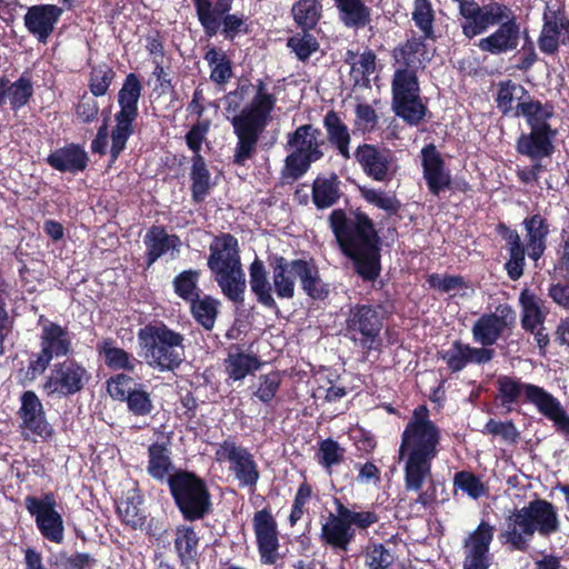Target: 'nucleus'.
<instances>
[{
  "mask_svg": "<svg viewBox=\"0 0 569 569\" xmlns=\"http://www.w3.org/2000/svg\"><path fill=\"white\" fill-rule=\"evenodd\" d=\"M200 538L192 526L179 525L174 529L173 546L180 565L189 569L198 560Z\"/></svg>",
  "mask_w": 569,
  "mask_h": 569,
  "instance_id": "38",
  "label": "nucleus"
},
{
  "mask_svg": "<svg viewBox=\"0 0 569 569\" xmlns=\"http://www.w3.org/2000/svg\"><path fill=\"white\" fill-rule=\"evenodd\" d=\"M383 320L379 306L356 303L349 308L343 336L360 348L363 355L369 356L371 351L381 350Z\"/></svg>",
  "mask_w": 569,
  "mask_h": 569,
  "instance_id": "11",
  "label": "nucleus"
},
{
  "mask_svg": "<svg viewBox=\"0 0 569 569\" xmlns=\"http://www.w3.org/2000/svg\"><path fill=\"white\" fill-rule=\"evenodd\" d=\"M427 283L430 288L436 289L443 293H449L455 290L468 288V284L462 276L459 274H445L431 273L427 276Z\"/></svg>",
  "mask_w": 569,
  "mask_h": 569,
  "instance_id": "58",
  "label": "nucleus"
},
{
  "mask_svg": "<svg viewBox=\"0 0 569 569\" xmlns=\"http://www.w3.org/2000/svg\"><path fill=\"white\" fill-rule=\"evenodd\" d=\"M298 268V280L302 291L312 300H326L330 295V286L322 280L315 260L300 258Z\"/></svg>",
  "mask_w": 569,
  "mask_h": 569,
  "instance_id": "34",
  "label": "nucleus"
},
{
  "mask_svg": "<svg viewBox=\"0 0 569 569\" xmlns=\"http://www.w3.org/2000/svg\"><path fill=\"white\" fill-rule=\"evenodd\" d=\"M340 252L352 262L353 271L365 281L373 282L381 273V237L373 220L360 209L348 216L335 209L328 218Z\"/></svg>",
  "mask_w": 569,
  "mask_h": 569,
  "instance_id": "2",
  "label": "nucleus"
},
{
  "mask_svg": "<svg viewBox=\"0 0 569 569\" xmlns=\"http://www.w3.org/2000/svg\"><path fill=\"white\" fill-rule=\"evenodd\" d=\"M353 156L365 174L375 181H390L396 173V158L389 148L362 143L358 146Z\"/></svg>",
  "mask_w": 569,
  "mask_h": 569,
  "instance_id": "20",
  "label": "nucleus"
},
{
  "mask_svg": "<svg viewBox=\"0 0 569 569\" xmlns=\"http://www.w3.org/2000/svg\"><path fill=\"white\" fill-rule=\"evenodd\" d=\"M441 430L430 419L426 405L417 406L401 433L399 460L403 462L405 489L418 493L416 503L425 508L437 502V487L432 462L439 455Z\"/></svg>",
  "mask_w": 569,
  "mask_h": 569,
  "instance_id": "1",
  "label": "nucleus"
},
{
  "mask_svg": "<svg viewBox=\"0 0 569 569\" xmlns=\"http://www.w3.org/2000/svg\"><path fill=\"white\" fill-rule=\"evenodd\" d=\"M345 448L332 438H327L319 443L317 453L318 462L328 471L333 466L340 465L345 459Z\"/></svg>",
  "mask_w": 569,
  "mask_h": 569,
  "instance_id": "53",
  "label": "nucleus"
},
{
  "mask_svg": "<svg viewBox=\"0 0 569 569\" xmlns=\"http://www.w3.org/2000/svg\"><path fill=\"white\" fill-rule=\"evenodd\" d=\"M281 385V378L278 371H271L259 377V386L253 392L264 405H269L277 396Z\"/></svg>",
  "mask_w": 569,
  "mask_h": 569,
  "instance_id": "57",
  "label": "nucleus"
},
{
  "mask_svg": "<svg viewBox=\"0 0 569 569\" xmlns=\"http://www.w3.org/2000/svg\"><path fill=\"white\" fill-rule=\"evenodd\" d=\"M250 88H251V83H249V82L240 83L233 91H230L226 96L224 110L227 113V119L229 121H230L231 117H236L244 108V107H242V104L246 100V97L248 96V93L250 91Z\"/></svg>",
  "mask_w": 569,
  "mask_h": 569,
  "instance_id": "61",
  "label": "nucleus"
},
{
  "mask_svg": "<svg viewBox=\"0 0 569 569\" xmlns=\"http://www.w3.org/2000/svg\"><path fill=\"white\" fill-rule=\"evenodd\" d=\"M209 251L207 266L212 274L241 262L238 239L231 233L216 236L209 246Z\"/></svg>",
  "mask_w": 569,
  "mask_h": 569,
  "instance_id": "28",
  "label": "nucleus"
},
{
  "mask_svg": "<svg viewBox=\"0 0 569 569\" xmlns=\"http://www.w3.org/2000/svg\"><path fill=\"white\" fill-rule=\"evenodd\" d=\"M118 513L126 526L134 530L144 528L147 517L134 503L133 498H128L126 501L121 502V505L118 506Z\"/></svg>",
  "mask_w": 569,
  "mask_h": 569,
  "instance_id": "59",
  "label": "nucleus"
},
{
  "mask_svg": "<svg viewBox=\"0 0 569 569\" xmlns=\"http://www.w3.org/2000/svg\"><path fill=\"white\" fill-rule=\"evenodd\" d=\"M210 129L209 120H198L186 134V143L192 151V157L202 156L201 147Z\"/></svg>",
  "mask_w": 569,
  "mask_h": 569,
  "instance_id": "60",
  "label": "nucleus"
},
{
  "mask_svg": "<svg viewBox=\"0 0 569 569\" xmlns=\"http://www.w3.org/2000/svg\"><path fill=\"white\" fill-rule=\"evenodd\" d=\"M143 86L140 77L133 72L126 76L118 92L119 111L114 113V127L111 129L110 162L118 160L127 148L129 138L134 133V122L139 117V100Z\"/></svg>",
  "mask_w": 569,
  "mask_h": 569,
  "instance_id": "9",
  "label": "nucleus"
},
{
  "mask_svg": "<svg viewBox=\"0 0 569 569\" xmlns=\"http://www.w3.org/2000/svg\"><path fill=\"white\" fill-rule=\"evenodd\" d=\"M249 283L258 303L270 310H279L272 296V283L268 279L263 261L259 258H256L249 266Z\"/></svg>",
  "mask_w": 569,
  "mask_h": 569,
  "instance_id": "35",
  "label": "nucleus"
},
{
  "mask_svg": "<svg viewBox=\"0 0 569 569\" xmlns=\"http://www.w3.org/2000/svg\"><path fill=\"white\" fill-rule=\"evenodd\" d=\"M483 432L500 436L503 440L510 442H516L519 437V432L512 420L497 421L489 419L485 425Z\"/></svg>",
  "mask_w": 569,
  "mask_h": 569,
  "instance_id": "62",
  "label": "nucleus"
},
{
  "mask_svg": "<svg viewBox=\"0 0 569 569\" xmlns=\"http://www.w3.org/2000/svg\"><path fill=\"white\" fill-rule=\"evenodd\" d=\"M558 530L559 520L555 506L548 500L537 498L522 508H515L506 517V530L500 533L499 539L510 543L512 549L525 552L536 531L549 537Z\"/></svg>",
  "mask_w": 569,
  "mask_h": 569,
  "instance_id": "5",
  "label": "nucleus"
},
{
  "mask_svg": "<svg viewBox=\"0 0 569 569\" xmlns=\"http://www.w3.org/2000/svg\"><path fill=\"white\" fill-rule=\"evenodd\" d=\"M216 460L229 462V471L238 480L239 488L253 492L260 479L259 466L248 448L232 439L223 440L216 450Z\"/></svg>",
  "mask_w": 569,
  "mask_h": 569,
  "instance_id": "15",
  "label": "nucleus"
},
{
  "mask_svg": "<svg viewBox=\"0 0 569 569\" xmlns=\"http://www.w3.org/2000/svg\"><path fill=\"white\" fill-rule=\"evenodd\" d=\"M340 12L341 21L348 27H365L370 21V9L362 0H332Z\"/></svg>",
  "mask_w": 569,
  "mask_h": 569,
  "instance_id": "47",
  "label": "nucleus"
},
{
  "mask_svg": "<svg viewBox=\"0 0 569 569\" xmlns=\"http://www.w3.org/2000/svg\"><path fill=\"white\" fill-rule=\"evenodd\" d=\"M453 485L472 499H478L487 492V487L481 481L480 477L466 470L458 471L455 475Z\"/></svg>",
  "mask_w": 569,
  "mask_h": 569,
  "instance_id": "54",
  "label": "nucleus"
},
{
  "mask_svg": "<svg viewBox=\"0 0 569 569\" xmlns=\"http://www.w3.org/2000/svg\"><path fill=\"white\" fill-rule=\"evenodd\" d=\"M97 350L103 357L106 366L114 371L123 370L133 373L141 361L132 353L116 346L112 338H106L97 345Z\"/></svg>",
  "mask_w": 569,
  "mask_h": 569,
  "instance_id": "39",
  "label": "nucleus"
},
{
  "mask_svg": "<svg viewBox=\"0 0 569 569\" xmlns=\"http://www.w3.org/2000/svg\"><path fill=\"white\" fill-rule=\"evenodd\" d=\"M427 38H408L407 42L395 49V60L400 68L395 71V74L399 72H406L409 76L418 77L417 71L423 68V62L429 61L431 57L427 49V44L423 42ZM433 40L435 38H430Z\"/></svg>",
  "mask_w": 569,
  "mask_h": 569,
  "instance_id": "32",
  "label": "nucleus"
},
{
  "mask_svg": "<svg viewBox=\"0 0 569 569\" xmlns=\"http://www.w3.org/2000/svg\"><path fill=\"white\" fill-rule=\"evenodd\" d=\"M91 379L87 368L74 358H67L52 366L43 382L48 396L70 397L81 392Z\"/></svg>",
  "mask_w": 569,
  "mask_h": 569,
  "instance_id": "16",
  "label": "nucleus"
},
{
  "mask_svg": "<svg viewBox=\"0 0 569 569\" xmlns=\"http://www.w3.org/2000/svg\"><path fill=\"white\" fill-rule=\"evenodd\" d=\"M19 400L20 407L17 415L20 419V428L43 440L50 439L54 430L48 420L44 406L36 391H23Z\"/></svg>",
  "mask_w": 569,
  "mask_h": 569,
  "instance_id": "22",
  "label": "nucleus"
},
{
  "mask_svg": "<svg viewBox=\"0 0 569 569\" xmlns=\"http://www.w3.org/2000/svg\"><path fill=\"white\" fill-rule=\"evenodd\" d=\"M555 277L569 281V234L562 238L557 249V260L553 264Z\"/></svg>",
  "mask_w": 569,
  "mask_h": 569,
  "instance_id": "64",
  "label": "nucleus"
},
{
  "mask_svg": "<svg viewBox=\"0 0 569 569\" xmlns=\"http://www.w3.org/2000/svg\"><path fill=\"white\" fill-rule=\"evenodd\" d=\"M421 159L422 174L428 190L432 196L439 197L451 187L450 171L446 169L445 160L433 143L422 148Z\"/></svg>",
  "mask_w": 569,
  "mask_h": 569,
  "instance_id": "25",
  "label": "nucleus"
},
{
  "mask_svg": "<svg viewBox=\"0 0 569 569\" xmlns=\"http://www.w3.org/2000/svg\"><path fill=\"white\" fill-rule=\"evenodd\" d=\"M201 271L197 269H188L179 272L172 281L174 293L186 302L201 293L199 288V279Z\"/></svg>",
  "mask_w": 569,
  "mask_h": 569,
  "instance_id": "49",
  "label": "nucleus"
},
{
  "mask_svg": "<svg viewBox=\"0 0 569 569\" xmlns=\"http://www.w3.org/2000/svg\"><path fill=\"white\" fill-rule=\"evenodd\" d=\"M360 194L368 203L386 211L389 217L398 214L401 208V202L395 196H389L382 190L361 187Z\"/></svg>",
  "mask_w": 569,
  "mask_h": 569,
  "instance_id": "52",
  "label": "nucleus"
},
{
  "mask_svg": "<svg viewBox=\"0 0 569 569\" xmlns=\"http://www.w3.org/2000/svg\"><path fill=\"white\" fill-rule=\"evenodd\" d=\"M528 102L553 106L551 101L542 102L539 99H535L523 86L510 79L498 83L496 103L502 116L523 117V114L520 113L519 106Z\"/></svg>",
  "mask_w": 569,
  "mask_h": 569,
  "instance_id": "29",
  "label": "nucleus"
},
{
  "mask_svg": "<svg viewBox=\"0 0 569 569\" xmlns=\"http://www.w3.org/2000/svg\"><path fill=\"white\" fill-rule=\"evenodd\" d=\"M189 178L192 201L194 203L203 202L213 187L211 173L203 156L191 158Z\"/></svg>",
  "mask_w": 569,
  "mask_h": 569,
  "instance_id": "44",
  "label": "nucleus"
},
{
  "mask_svg": "<svg viewBox=\"0 0 569 569\" xmlns=\"http://www.w3.org/2000/svg\"><path fill=\"white\" fill-rule=\"evenodd\" d=\"M39 325H41L40 350L32 353L29 359L27 377L30 380L43 375L53 359L69 358L73 353L72 340L67 327L50 321L44 316H40Z\"/></svg>",
  "mask_w": 569,
  "mask_h": 569,
  "instance_id": "12",
  "label": "nucleus"
},
{
  "mask_svg": "<svg viewBox=\"0 0 569 569\" xmlns=\"http://www.w3.org/2000/svg\"><path fill=\"white\" fill-rule=\"evenodd\" d=\"M223 296L236 305H242L247 289L246 274L241 262L213 274Z\"/></svg>",
  "mask_w": 569,
  "mask_h": 569,
  "instance_id": "41",
  "label": "nucleus"
},
{
  "mask_svg": "<svg viewBox=\"0 0 569 569\" xmlns=\"http://www.w3.org/2000/svg\"><path fill=\"white\" fill-rule=\"evenodd\" d=\"M341 181L336 173L329 177L318 176L311 186V199L318 210H325L335 206L340 197Z\"/></svg>",
  "mask_w": 569,
  "mask_h": 569,
  "instance_id": "42",
  "label": "nucleus"
},
{
  "mask_svg": "<svg viewBox=\"0 0 569 569\" xmlns=\"http://www.w3.org/2000/svg\"><path fill=\"white\" fill-rule=\"evenodd\" d=\"M268 262L272 272V292L279 299H292L296 295L300 258L289 260L283 256L272 254L268 258Z\"/></svg>",
  "mask_w": 569,
  "mask_h": 569,
  "instance_id": "26",
  "label": "nucleus"
},
{
  "mask_svg": "<svg viewBox=\"0 0 569 569\" xmlns=\"http://www.w3.org/2000/svg\"><path fill=\"white\" fill-rule=\"evenodd\" d=\"M143 243L146 246L144 262L147 268H150L164 254L176 259L182 246L180 237L176 233H168L162 224H152L143 237Z\"/></svg>",
  "mask_w": 569,
  "mask_h": 569,
  "instance_id": "24",
  "label": "nucleus"
},
{
  "mask_svg": "<svg viewBox=\"0 0 569 569\" xmlns=\"http://www.w3.org/2000/svg\"><path fill=\"white\" fill-rule=\"evenodd\" d=\"M496 383L497 399L507 412L512 411L523 396L526 402L532 403L543 417L553 422L559 433L569 437V415L552 393L542 387L506 375L499 376Z\"/></svg>",
  "mask_w": 569,
  "mask_h": 569,
  "instance_id": "6",
  "label": "nucleus"
},
{
  "mask_svg": "<svg viewBox=\"0 0 569 569\" xmlns=\"http://www.w3.org/2000/svg\"><path fill=\"white\" fill-rule=\"evenodd\" d=\"M391 563L392 556L382 543L373 545L366 556V566L369 569H388Z\"/></svg>",
  "mask_w": 569,
  "mask_h": 569,
  "instance_id": "63",
  "label": "nucleus"
},
{
  "mask_svg": "<svg viewBox=\"0 0 569 569\" xmlns=\"http://www.w3.org/2000/svg\"><path fill=\"white\" fill-rule=\"evenodd\" d=\"M7 90V98L9 99L11 110L18 111L27 106L33 96L31 78L23 73L14 82L9 81Z\"/></svg>",
  "mask_w": 569,
  "mask_h": 569,
  "instance_id": "50",
  "label": "nucleus"
},
{
  "mask_svg": "<svg viewBox=\"0 0 569 569\" xmlns=\"http://www.w3.org/2000/svg\"><path fill=\"white\" fill-rule=\"evenodd\" d=\"M526 231L525 246L528 247V257L538 261L547 249V239L550 233L549 223L540 213L528 216L522 221Z\"/></svg>",
  "mask_w": 569,
  "mask_h": 569,
  "instance_id": "33",
  "label": "nucleus"
},
{
  "mask_svg": "<svg viewBox=\"0 0 569 569\" xmlns=\"http://www.w3.org/2000/svg\"><path fill=\"white\" fill-rule=\"evenodd\" d=\"M496 231L506 241V249L509 253V258L505 262L503 268L509 279L517 281L525 272L528 247L525 246L518 231L511 229L505 222H499L496 227Z\"/></svg>",
  "mask_w": 569,
  "mask_h": 569,
  "instance_id": "27",
  "label": "nucleus"
},
{
  "mask_svg": "<svg viewBox=\"0 0 569 569\" xmlns=\"http://www.w3.org/2000/svg\"><path fill=\"white\" fill-rule=\"evenodd\" d=\"M520 113L523 114L529 132H521L516 141V151L532 160L530 171L537 180L545 170L541 160L550 158L555 151V140L559 133L550 120L555 117V106L539 102L521 103Z\"/></svg>",
  "mask_w": 569,
  "mask_h": 569,
  "instance_id": "4",
  "label": "nucleus"
},
{
  "mask_svg": "<svg viewBox=\"0 0 569 569\" xmlns=\"http://www.w3.org/2000/svg\"><path fill=\"white\" fill-rule=\"evenodd\" d=\"M189 310L194 321L204 330L211 331L216 325L221 302L219 299L200 293L189 302Z\"/></svg>",
  "mask_w": 569,
  "mask_h": 569,
  "instance_id": "43",
  "label": "nucleus"
},
{
  "mask_svg": "<svg viewBox=\"0 0 569 569\" xmlns=\"http://www.w3.org/2000/svg\"><path fill=\"white\" fill-rule=\"evenodd\" d=\"M517 315L509 303H500L495 312L481 315L471 328L472 338L483 347L497 343L506 330L516 326Z\"/></svg>",
  "mask_w": 569,
  "mask_h": 569,
  "instance_id": "19",
  "label": "nucleus"
},
{
  "mask_svg": "<svg viewBox=\"0 0 569 569\" xmlns=\"http://www.w3.org/2000/svg\"><path fill=\"white\" fill-rule=\"evenodd\" d=\"M335 506L337 513H329L327 521L321 526L319 538L322 546L336 552H347L356 538V529L350 527L340 507V499L335 498Z\"/></svg>",
  "mask_w": 569,
  "mask_h": 569,
  "instance_id": "23",
  "label": "nucleus"
},
{
  "mask_svg": "<svg viewBox=\"0 0 569 569\" xmlns=\"http://www.w3.org/2000/svg\"><path fill=\"white\" fill-rule=\"evenodd\" d=\"M495 527L486 521H481L476 530L470 535V551L477 555H487L490 543L493 539Z\"/></svg>",
  "mask_w": 569,
  "mask_h": 569,
  "instance_id": "56",
  "label": "nucleus"
},
{
  "mask_svg": "<svg viewBox=\"0 0 569 569\" xmlns=\"http://www.w3.org/2000/svg\"><path fill=\"white\" fill-rule=\"evenodd\" d=\"M251 87L256 93L250 103L244 106L239 114L230 118L233 133L237 137L232 163L238 167H244L249 160L254 158L259 139L277 103V97L268 91L264 80L258 79Z\"/></svg>",
  "mask_w": 569,
  "mask_h": 569,
  "instance_id": "3",
  "label": "nucleus"
},
{
  "mask_svg": "<svg viewBox=\"0 0 569 569\" xmlns=\"http://www.w3.org/2000/svg\"><path fill=\"white\" fill-rule=\"evenodd\" d=\"M521 307L520 323L525 331H532L537 326L545 325L549 309L546 301L531 292L523 289L519 296Z\"/></svg>",
  "mask_w": 569,
  "mask_h": 569,
  "instance_id": "36",
  "label": "nucleus"
},
{
  "mask_svg": "<svg viewBox=\"0 0 569 569\" xmlns=\"http://www.w3.org/2000/svg\"><path fill=\"white\" fill-rule=\"evenodd\" d=\"M468 343L461 340H455L451 348L441 353V359L446 361L448 369L451 372H459L469 365Z\"/></svg>",
  "mask_w": 569,
  "mask_h": 569,
  "instance_id": "55",
  "label": "nucleus"
},
{
  "mask_svg": "<svg viewBox=\"0 0 569 569\" xmlns=\"http://www.w3.org/2000/svg\"><path fill=\"white\" fill-rule=\"evenodd\" d=\"M138 341L149 366L160 371H174L184 357V337L163 322L149 323L138 331Z\"/></svg>",
  "mask_w": 569,
  "mask_h": 569,
  "instance_id": "8",
  "label": "nucleus"
},
{
  "mask_svg": "<svg viewBox=\"0 0 569 569\" xmlns=\"http://www.w3.org/2000/svg\"><path fill=\"white\" fill-rule=\"evenodd\" d=\"M199 21L208 33H216L220 26V17L231 10L232 0H192Z\"/></svg>",
  "mask_w": 569,
  "mask_h": 569,
  "instance_id": "46",
  "label": "nucleus"
},
{
  "mask_svg": "<svg viewBox=\"0 0 569 569\" xmlns=\"http://www.w3.org/2000/svg\"><path fill=\"white\" fill-rule=\"evenodd\" d=\"M461 16L467 20L462 26L463 32L468 36L479 34L486 31L489 26L500 23V30L495 36H517L519 26L515 21L512 11L505 4L491 2L480 7L477 2H466L460 7Z\"/></svg>",
  "mask_w": 569,
  "mask_h": 569,
  "instance_id": "13",
  "label": "nucleus"
},
{
  "mask_svg": "<svg viewBox=\"0 0 569 569\" xmlns=\"http://www.w3.org/2000/svg\"><path fill=\"white\" fill-rule=\"evenodd\" d=\"M323 127L327 131L329 142L337 148L338 152L343 158L349 159V144L351 140L349 129L335 110H330L326 113Z\"/></svg>",
  "mask_w": 569,
  "mask_h": 569,
  "instance_id": "45",
  "label": "nucleus"
},
{
  "mask_svg": "<svg viewBox=\"0 0 569 569\" xmlns=\"http://www.w3.org/2000/svg\"><path fill=\"white\" fill-rule=\"evenodd\" d=\"M263 366L259 356L244 352L240 345H231L223 360L227 381H242L246 377L254 375Z\"/></svg>",
  "mask_w": 569,
  "mask_h": 569,
  "instance_id": "31",
  "label": "nucleus"
},
{
  "mask_svg": "<svg viewBox=\"0 0 569 569\" xmlns=\"http://www.w3.org/2000/svg\"><path fill=\"white\" fill-rule=\"evenodd\" d=\"M177 470L174 468L171 449L166 442H153L148 447V475L159 481L167 482L171 475Z\"/></svg>",
  "mask_w": 569,
  "mask_h": 569,
  "instance_id": "37",
  "label": "nucleus"
},
{
  "mask_svg": "<svg viewBox=\"0 0 569 569\" xmlns=\"http://www.w3.org/2000/svg\"><path fill=\"white\" fill-rule=\"evenodd\" d=\"M107 389L113 399L126 402L128 411L136 417L150 416L154 410L147 386L129 375L122 372L110 377Z\"/></svg>",
  "mask_w": 569,
  "mask_h": 569,
  "instance_id": "18",
  "label": "nucleus"
},
{
  "mask_svg": "<svg viewBox=\"0 0 569 569\" xmlns=\"http://www.w3.org/2000/svg\"><path fill=\"white\" fill-rule=\"evenodd\" d=\"M168 488L184 521H199L212 513V496L207 481L196 472L187 469L174 470L168 479Z\"/></svg>",
  "mask_w": 569,
  "mask_h": 569,
  "instance_id": "7",
  "label": "nucleus"
},
{
  "mask_svg": "<svg viewBox=\"0 0 569 569\" xmlns=\"http://www.w3.org/2000/svg\"><path fill=\"white\" fill-rule=\"evenodd\" d=\"M61 13L62 10L53 4L33 6L29 8L24 17V23L31 33L49 36Z\"/></svg>",
  "mask_w": 569,
  "mask_h": 569,
  "instance_id": "40",
  "label": "nucleus"
},
{
  "mask_svg": "<svg viewBox=\"0 0 569 569\" xmlns=\"http://www.w3.org/2000/svg\"><path fill=\"white\" fill-rule=\"evenodd\" d=\"M325 146L321 130L311 123L301 124L289 132L286 148L291 152L284 159L283 176L292 180L300 179L313 162L323 158Z\"/></svg>",
  "mask_w": 569,
  "mask_h": 569,
  "instance_id": "10",
  "label": "nucleus"
},
{
  "mask_svg": "<svg viewBox=\"0 0 569 569\" xmlns=\"http://www.w3.org/2000/svg\"><path fill=\"white\" fill-rule=\"evenodd\" d=\"M116 78L114 70L106 63L91 68L88 87L93 97L104 96Z\"/></svg>",
  "mask_w": 569,
  "mask_h": 569,
  "instance_id": "51",
  "label": "nucleus"
},
{
  "mask_svg": "<svg viewBox=\"0 0 569 569\" xmlns=\"http://www.w3.org/2000/svg\"><path fill=\"white\" fill-rule=\"evenodd\" d=\"M24 507L34 518L36 526L46 540L53 543L63 542L64 523L61 513L57 510L53 492H44L41 497L27 496Z\"/></svg>",
  "mask_w": 569,
  "mask_h": 569,
  "instance_id": "17",
  "label": "nucleus"
},
{
  "mask_svg": "<svg viewBox=\"0 0 569 569\" xmlns=\"http://www.w3.org/2000/svg\"><path fill=\"white\" fill-rule=\"evenodd\" d=\"M391 92L392 109L397 117L411 127L425 120L428 107L420 97L418 77L409 76L405 71L393 74Z\"/></svg>",
  "mask_w": 569,
  "mask_h": 569,
  "instance_id": "14",
  "label": "nucleus"
},
{
  "mask_svg": "<svg viewBox=\"0 0 569 569\" xmlns=\"http://www.w3.org/2000/svg\"><path fill=\"white\" fill-rule=\"evenodd\" d=\"M252 528L260 562L269 566L274 565L279 558V530L277 520L269 507L254 512Z\"/></svg>",
  "mask_w": 569,
  "mask_h": 569,
  "instance_id": "21",
  "label": "nucleus"
},
{
  "mask_svg": "<svg viewBox=\"0 0 569 569\" xmlns=\"http://www.w3.org/2000/svg\"><path fill=\"white\" fill-rule=\"evenodd\" d=\"M46 162L56 171L76 176L87 169L89 156L81 144L70 142L51 151Z\"/></svg>",
  "mask_w": 569,
  "mask_h": 569,
  "instance_id": "30",
  "label": "nucleus"
},
{
  "mask_svg": "<svg viewBox=\"0 0 569 569\" xmlns=\"http://www.w3.org/2000/svg\"><path fill=\"white\" fill-rule=\"evenodd\" d=\"M292 16L296 23L307 32L318 24L322 6L319 0H299L292 6Z\"/></svg>",
  "mask_w": 569,
  "mask_h": 569,
  "instance_id": "48",
  "label": "nucleus"
}]
</instances>
